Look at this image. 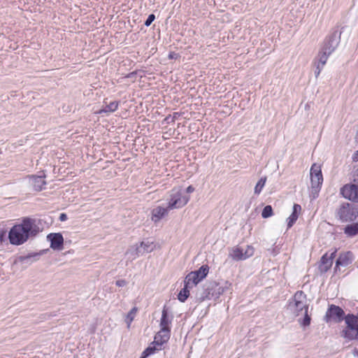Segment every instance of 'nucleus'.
Here are the masks:
<instances>
[{
    "mask_svg": "<svg viewBox=\"0 0 358 358\" xmlns=\"http://www.w3.org/2000/svg\"><path fill=\"white\" fill-rule=\"evenodd\" d=\"M353 355H354V356H357V357H358V349L355 348V349L353 350Z\"/></svg>",
    "mask_w": 358,
    "mask_h": 358,
    "instance_id": "nucleus-42",
    "label": "nucleus"
},
{
    "mask_svg": "<svg viewBox=\"0 0 358 358\" xmlns=\"http://www.w3.org/2000/svg\"><path fill=\"white\" fill-rule=\"evenodd\" d=\"M336 251L331 252V253H325L321 258V264L320 269L322 272H327L332 266L333 260L336 256Z\"/></svg>",
    "mask_w": 358,
    "mask_h": 358,
    "instance_id": "nucleus-16",
    "label": "nucleus"
},
{
    "mask_svg": "<svg viewBox=\"0 0 358 358\" xmlns=\"http://www.w3.org/2000/svg\"><path fill=\"white\" fill-rule=\"evenodd\" d=\"M189 200V197L184 195L181 189L174 188L170 192L169 202L166 207L169 210L180 208L185 206Z\"/></svg>",
    "mask_w": 358,
    "mask_h": 358,
    "instance_id": "nucleus-6",
    "label": "nucleus"
},
{
    "mask_svg": "<svg viewBox=\"0 0 358 358\" xmlns=\"http://www.w3.org/2000/svg\"><path fill=\"white\" fill-rule=\"evenodd\" d=\"M40 220L31 217L23 218L22 223L13 226L8 234L10 243L20 245L29 238L35 237L40 231Z\"/></svg>",
    "mask_w": 358,
    "mask_h": 358,
    "instance_id": "nucleus-1",
    "label": "nucleus"
},
{
    "mask_svg": "<svg viewBox=\"0 0 358 358\" xmlns=\"http://www.w3.org/2000/svg\"><path fill=\"white\" fill-rule=\"evenodd\" d=\"M289 309L295 315L298 316L303 310L307 312L308 305L307 304L306 295L303 291H297L288 305Z\"/></svg>",
    "mask_w": 358,
    "mask_h": 358,
    "instance_id": "nucleus-5",
    "label": "nucleus"
},
{
    "mask_svg": "<svg viewBox=\"0 0 358 358\" xmlns=\"http://www.w3.org/2000/svg\"><path fill=\"white\" fill-rule=\"evenodd\" d=\"M141 358H144V357H141Z\"/></svg>",
    "mask_w": 358,
    "mask_h": 358,
    "instance_id": "nucleus-44",
    "label": "nucleus"
},
{
    "mask_svg": "<svg viewBox=\"0 0 358 358\" xmlns=\"http://www.w3.org/2000/svg\"><path fill=\"white\" fill-rule=\"evenodd\" d=\"M230 287L231 283L228 281H225L222 285L215 281H212L206 285V288L201 293L196 294V297L200 301H203L206 299H216L225 292L229 290Z\"/></svg>",
    "mask_w": 358,
    "mask_h": 358,
    "instance_id": "nucleus-2",
    "label": "nucleus"
},
{
    "mask_svg": "<svg viewBox=\"0 0 358 358\" xmlns=\"http://www.w3.org/2000/svg\"><path fill=\"white\" fill-rule=\"evenodd\" d=\"M330 55V54L320 49L317 56L314 59L313 64L315 66V70L314 73L316 78L319 76L321 71L322 70V69L324 68V65L327 63L328 57Z\"/></svg>",
    "mask_w": 358,
    "mask_h": 358,
    "instance_id": "nucleus-11",
    "label": "nucleus"
},
{
    "mask_svg": "<svg viewBox=\"0 0 358 358\" xmlns=\"http://www.w3.org/2000/svg\"><path fill=\"white\" fill-rule=\"evenodd\" d=\"M115 284L118 287H124L127 285V282L124 280H118L116 281Z\"/></svg>",
    "mask_w": 358,
    "mask_h": 358,
    "instance_id": "nucleus-36",
    "label": "nucleus"
},
{
    "mask_svg": "<svg viewBox=\"0 0 358 358\" xmlns=\"http://www.w3.org/2000/svg\"><path fill=\"white\" fill-rule=\"evenodd\" d=\"M189 289H192L189 285L185 284L184 287L180 291L178 295V299L181 302H185L189 295Z\"/></svg>",
    "mask_w": 358,
    "mask_h": 358,
    "instance_id": "nucleus-25",
    "label": "nucleus"
},
{
    "mask_svg": "<svg viewBox=\"0 0 358 358\" xmlns=\"http://www.w3.org/2000/svg\"><path fill=\"white\" fill-rule=\"evenodd\" d=\"M45 176H31L29 178V182L36 191H41L45 185L44 180Z\"/></svg>",
    "mask_w": 358,
    "mask_h": 358,
    "instance_id": "nucleus-17",
    "label": "nucleus"
},
{
    "mask_svg": "<svg viewBox=\"0 0 358 358\" xmlns=\"http://www.w3.org/2000/svg\"><path fill=\"white\" fill-rule=\"evenodd\" d=\"M209 266L207 264L202 265L198 270L191 271L198 277L201 280H203L208 275L209 272Z\"/></svg>",
    "mask_w": 358,
    "mask_h": 358,
    "instance_id": "nucleus-24",
    "label": "nucleus"
},
{
    "mask_svg": "<svg viewBox=\"0 0 358 358\" xmlns=\"http://www.w3.org/2000/svg\"><path fill=\"white\" fill-rule=\"evenodd\" d=\"M161 350V348L155 345H153V346H149L143 352L141 357L145 358L155 353L156 350Z\"/></svg>",
    "mask_w": 358,
    "mask_h": 358,
    "instance_id": "nucleus-29",
    "label": "nucleus"
},
{
    "mask_svg": "<svg viewBox=\"0 0 358 358\" xmlns=\"http://www.w3.org/2000/svg\"><path fill=\"white\" fill-rule=\"evenodd\" d=\"M301 206L299 204H294L292 213L290 216L287 218V228H291L296 222L299 217V215L301 213Z\"/></svg>",
    "mask_w": 358,
    "mask_h": 358,
    "instance_id": "nucleus-20",
    "label": "nucleus"
},
{
    "mask_svg": "<svg viewBox=\"0 0 358 358\" xmlns=\"http://www.w3.org/2000/svg\"><path fill=\"white\" fill-rule=\"evenodd\" d=\"M352 159L354 162L358 161V150L353 155Z\"/></svg>",
    "mask_w": 358,
    "mask_h": 358,
    "instance_id": "nucleus-40",
    "label": "nucleus"
},
{
    "mask_svg": "<svg viewBox=\"0 0 358 358\" xmlns=\"http://www.w3.org/2000/svg\"><path fill=\"white\" fill-rule=\"evenodd\" d=\"M155 15L154 14H150L148 15L147 20L145 21L144 24L146 27H149L152 22L155 20Z\"/></svg>",
    "mask_w": 358,
    "mask_h": 358,
    "instance_id": "nucleus-35",
    "label": "nucleus"
},
{
    "mask_svg": "<svg viewBox=\"0 0 358 358\" xmlns=\"http://www.w3.org/2000/svg\"><path fill=\"white\" fill-rule=\"evenodd\" d=\"M340 193L345 199L358 203V185L346 184L341 188Z\"/></svg>",
    "mask_w": 358,
    "mask_h": 358,
    "instance_id": "nucleus-9",
    "label": "nucleus"
},
{
    "mask_svg": "<svg viewBox=\"0 0 358 358\" xmlns=\"http://www.w3.org/2000/svg\"><path fill=\"white\" fill-rule=\"evenodd\" d=\"M59 220L61 222L66 221V220H67V215H66V214H65V213H61V214H60V215H59Z\"/></svg>",
    "mask_w": 358,
    "mask_h": 358,
    "instance_id": "nucleus-37",
    "label": "nucleus"
},
{
    "mask_svg": "<svg viewBox=\"0 0 358 358\" xmlns=\"http://www.w3.org/2000/svg\"><path fill=\"white\" fill-rule=\"evenodd\" d=\"M171 336V329H162L155 334L154 341L151 343L161 348L162 345L167 343Z\"/></svg>",
    "mask_w": 358,
    "mask_h": 358,
    "instance_id": "nucleus-14",
    "label": "nucleus"
},
{
    "mask_svg": "<svg viewBox=\"0 0 358 358\" xmlns=\"http://www.w3.org/2000/svg\"><path fill=\"white\" fill-rule=\"evenodd\" d=\"M243 252L246 259L254 255V248L250 245H248L247 248L245 250H243Z\"/></svg>",
    "mask_w": 358,
    "mask_h": 358,
    "instance_id": "nucleus-33",
    "label": "nucleus"
},
{
    "mask_svg": "<svg viewBox=\"0 0 358 358\" xmlns=\"http://www.w3.org/2000/svg\"><path fill=\"white\" fill-rule=\"evenodd\" d=\"M154 248L155 245L153 242L149 241H142L139 246H136L134 250L129 249L127 252V254H131L132 255V259H136L145 252H151Z\"/></svg>",
    "mask_w": 358,
    "mask_h": 358,
    "instance_id": "nucleus-10",
    "label": "nucleus"
},
{
    "mask_svg": "<svg viewBox=\"0 0 358 358\" xmlns=\"http://www.w3.org/2000/svg\"><path fill=\"white\" fill-rule=\"evenodd\" d=\"M356 316L358 317V312H357V315Z\"/></svg>",
    "mask_w": 358,
    "mask_h": 358,
    "instance_id": "nucleus-43",
    "label": "nucleus"
},
{
    "mask_svg": "<svg viewBox=\"0 0 358 358\" xmlns=\"http://www.w3.org/2000/svg\"><path fill=\"white\" fill-rule=\"evenodd\" d=\"M118 105V101H112L108 104L106 103V106L99 111V113L101 114L102 113H113L117 109Z\"/></svg>",
    "mask_w": 358,
    "mask_h": 358,
    "instance_id": "nucleus-26",
    "label": "nucleus"
},
{
    "mask_svg": "<svg viewBox=\"0 0 358 358\" xmlns=\"http://www.w3.org/2000/svg\"><path fill=\"white\" fill-rule=\"evenodd\" d=\"M50 242V248L54 250H61L63 248L64 238L60 233H51L47 236Z\"/></svg>",
    "mask_w": 358,
    "mask_h": 358,
    "instance_id": "nucleus-13",
    "label": "nucleus"
},
{
    "mask_svg": "<svg viewBox=\"0 0 358 358\" xmlns=\"http://www.w3.org/2000/svg\"><path fill=\"white\" fill-rule=\"evenodd\" d=\"M336 215L342 222H352L358 217V205L343 202L336 209Z\"/></svg>",
    "mask_w": 358,
    "mask_h": 358,
    "instance_id": "nucleus-3",
    "label": "nucleus"
},
{
    "mask_svg": "<svg viewBox=\"0 0 358 358\" xmlns=\"http://www.w3.org/2000/svg\"><path fill=\"white\" fill-rule=\"evenodd\" d=\"M273 215V208L271 206L267 205L266 206L262 212V217L263 218H268Z\"/></svg>",
    "mask_w": 358,
    "mask_h": 358,
    "instance_id": "nucleus-30",
    "label": "nucleus"
},
{
    "mask_svg": "<svg viewBox=\"0 0 358 358\" xmlns=\"http://www.w3.org/2000/svg\"><path fill=\"white\" fill-rule=\"evenodd\" d=\"M38 255L36 254H30L27 256H20L17 258V262H21L22 264H31L33 262L36 261L34 258L38 257Z\"/></svg>",
    "mask_w": 358,
    "mask_h": 358,
    "instance_id": "nucleus-27",
    "label": "nucleus"
},
{
    "mask_svg": "<svg viewBox=\"0 0 358 358\" xmlns=\"http://www.w3.org/2000/svg\"><path fill=\"white\" fill-rule=\"evenodd\" d=\"M173 320V316H169L168 311L166 306H164V308L162 312V317L160 320V329H171L170 325L171 324Z\"/></svg>",
    "mask_w": 358,
    "mask_h": 358,
    "instance_id": "nucleus-19",
    "label": "nucleus"
},
{
    "mask_svg": "<svg viewBox=\"0 0 358 358\" xmlns=\"http://www.w3.org/2000/svg\"><path fill=\"white\" fill-rule=\"evenodd\" d=\"M344 233L349 237H353L358 234V222L352 223L345 227Z\"/></svg>",
    "mask_w": 358,
    "mask_h": 358,
    "instance_id": "nucleus-22",
    "label": "nucleus"
},
{
    "mask_svg": "<svg viewBox=\"0 0 358 358\" xmlns=\"http://www.w3.org/2000/svg\"><path fill=\"white\" fill-rule=\"evenodd\" d=\"M354 179H353V181L355 183H353L354 185H358V171L354 174Z\"/></svg>",
    "mask_w": 358,
    "mask_h": 358,
    "instance_id": "nucleus-39",
    "label": "nucleus"
},
{
    "mask_svg": "<svg viewBox=\"0 0 358 358\" xmlns=\"http://www.w3.org/2000/svg\"><path fill=\"white\" fill-rule=\"evenodd\" d=\"M194 191V187L192 185H189L186 189V192L190 194Z\"/></svg>",
    "mask_w": 358,
    "mask_h": 358,
    "instance_id": "nucleus-38",
    "label": "nucleus"
},
{
    "mask_svg": "<svg viewBox=\"0 0 358 358\" xmlns=\"http://www.w3.org/2000/svg\"><path fill=\"white\" fill-rule=\"evenodd\" d=\"M138 309L136 307H134L127 314V320H129L128 325L133 321L134 316L137 312Z\"/></svg>",
    "mask_w": 358,
    "mask_h": 358,
    "instance_id": "nucleus-32",
    "label": "nucleus"
},
{
    "mask_svg": "<svg viewBox=\"0 0 358 358\" xmlns=\"http://www.w3.org/2000/svg\"><path fill=\"white\" fill-rule=\"evenodd\" d=\"M179 117L180 114L178 113H173V115H169L166 117L164 121L166 124L173 123Z\"/></svg>",
    "mask_w": 358,
    "mask_h": 358,
    "instance_id": "nucleus-31",
    "label": "nucleus"
},
{
    "mask_svg": "<svg viewBox=\"0 0 358 358\" xmlns=\"http://www.w3.org/2000/svg\"><path fill=\"white\" fill-rule=\"evenodd\" d=\"M341 32L338 30L333 31L328 36L326 37L321 47V50L331 54L337 48L341 41Z\"/></svg>",
    "mask_w": 358,
    "mask_h": 358,
    "instance_id": "nucleus-7",
    "label": "nucleus"
},
{
    "mask_svg": "<svg viewBox=\"0 0 358 358\" xmlns=\"http://www.w3.org/2000/svg\"><path fill=\"white\" fill-rule=\"evenodd\" d=\"M310 320H311V318H310V316L308 315V311L307 312L305 311L304 312V317L303 319L301 324L303 327H308L310 324Z\"/></svg>",
    "mask_w": 358,
    "mask_h": 358,
    "instance_id": "nucleus-34",
    "label": "nucleus"
},
{
    "mask_svg": "<svg viewBox=\"0 0 358 358\" xmlns=\"http://www.w3.org/2000/svg\"><path fill=\"white\" fill-rule=\"evenodd\" d=\"M229 257L235 261H241L245 259L243 249L239 247L234 248L231 250Z\"/></svg>",
    "mask_w": 358,
    "mask_h": 358,
    "instance_id": "nucleus-21",
    "label": "nucleus"
},
{
    "mask_svg": "<svg viewBox=\"0 0 358 358\" xmlns=\"http://www.w3.org/2000/svg\"><path fill=\"white\" fill-rule=\"evenodd\" d=\"M4 236H5V232L1 231L0 232V242H2L3 241Z\"/></svg>",
    "mask_w": 358,
    "mask_h": 358,
    "instance_id": "nucleus-41",
    "label": "nucleus"
},
{
    "mask_svg": "<svg viewBox=\"0 0 358 358\" xmlns=\"http://www.w3.org/2000/svg\"><path fill=\"white\" fill-rule=\"evenodd\" d=\"M344 315L345 313L341 307L331 305L327 311L326 317L333 320L336 322H339L345 318Z\"/></svg>",
    "mask_w": 358,
    "mask_h": 358,
    "instance_id": "nucleus-12",
    "label": "nucleus"
},
{
    "mask_svg": "<svg viewBox=\"0 0 358 358\" xmlns=\"http://www.w3.org/2000/svg\"><path fill=\"white\" fill-rule=\"evenodd\" d=\"M266 176L262 177L259 180V181L256 184V185L255 187V189H254V193L255 194L259 195L261 193L262 189L264 188V187L266 184Z\"/></svg>",
    "mask_w": 358,
    "mask_h": 358,
    "instance_id": "nucleus-28",
    "label": "nucleus"
},
{
    "mask_svg": "<svg viewBox=\"0 0 358 358\" xmlns=\"http://www.w3.org/2000/svg\"><path fill=\"white\" fill-rule=\"evenodd\" d=\"M310 174L312 193H317L323 182L320 166L314 164L311 166Z\"/></svg>",
    "mask_w": 358,
    "mask_h": 358,
    "instance_id": "nucleus-8",
    "label": "nucleus"
},
{
    "mask_svg": "<svg viewBox=\"0 0 358 358\" xmlns=\"http://www.w3.org/2000/svg\"><path fill=\"white\" fill-rule=\"evenodd\" d=\"M201 281V280L198 278L196 275L190 272L186 275L184 280V284H187L191 288H192L194 286L197 285Z\"/></svg>",
    "mask_w": 358,
    "mask_h": 358,
    "instance_id": "nucleus-23",
    "label": "nucleus"
},
{
    "mask_svg": "<svg viewBox=\"0 0 358 358\" xmlns=\"http://www.w3.org/2000/svg\"><path fill=\"white\" fill-rule=\"evenodd\" d=\"M353 261V254L352 252L348 251L345 253H342L339 255L338 258L336 261L335 266V272L337 271V269L339 266H348L350 265Z\"/></svg>",
    "mask_w": 358,
    "mask_h": 358,
    "instance_id": "nucleus-15",
    "label": "nucleus"
},
{
    "mask_svg": "<svg viewBox=\"0 0 358 358\" xmlns=\"http://www.w3.org/2000/svg\"><path fill=\"white\" fill-rule=\"evenodd\" d=\"M169 208L167 207L157 206L152 210V220L155 222H159L161 219L168 215Z\"/></svg>",
    "mask_w": 358,
    "mask_h": 358,
    "instance_id": "nucleus-18",
    "label": "nucleus"
},
{
    "mask_svg": "<svg viewBox=\"0 0 358 358\" xmlns=\"http://www.w3.org/2000/svg\"><path fill=\"white\" fill-rule=\"evenodd\" d=\"M346 327L343 330V336L348 340H358V317L353 314L345 316Z\"/></svg>",
    "mask_w": 358,
    "mask_h": 358,
    "instance_id": "nucleus-4",
    "label": "nucleus"
}]
</instances>
